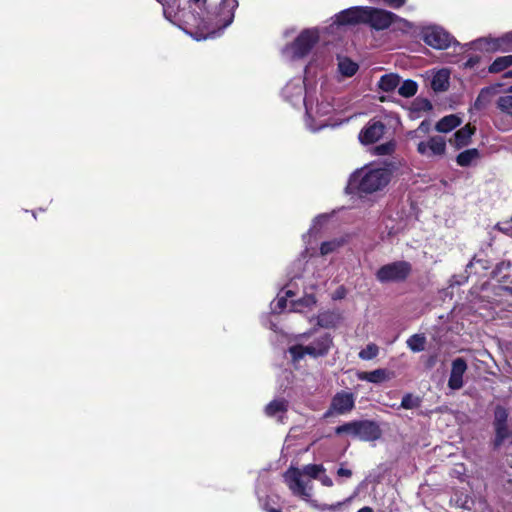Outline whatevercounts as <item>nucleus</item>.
I'll return each mask as SVG.
<instances>
[{
	"instance_id": "bf43d9fd",
	"label": "nucleus",
	"mask_w": 512,
	"mask_h": 512,
	"mask_svg": "<svg viewBox=\"0 0 512 512\" xmlns=\"http://www.w3.org/2000/svg\"><path fill=\"white\" fill-rule=\"evenodd\" d=\"M505 77H512V71H509L505 74Z\"/></svg>"
},
{
	"instance_id": "1a4fd4ad",
	"label": "nucleus",
	"mask_w": 512,
	"mask_h": 512,
	"mask_svg": "<svg viewBox=\"0 0 512 512\" xmlns=\"http://www.w3.org/2000/svg\"><path fill=\"white\" fill-rule=\"evenodd\" d=\"M425 43L435 49H446L453 42V37L442 27L430 25L422 30Z\"/></svg>"
},
{
	"instance_id": "a18cd8bd",
	"label": "nucleus",
	"mask_w": 512,
	"mask_h": 512,
	"mask_svg": "<svg viewBox=\"0 0 512 512\" xmlns=\"http://www.w3.org/2000/svg\"><path fill=\"white\" fill-rule=\"evenodd\" d=\"M340 506H341V503L338 502V503L332 504V505H328V504H324V505H321V506L317 505L315 508H319L322 511H325V510L335 511Z\"/></svg>"
},
{
	"instance_id": "4be33fe9",
	"label": "nucleus",
	"mask_w": 512,
	"mask_h": 512,
	"mask_svg": "<svg viewBox=\"0 0 512 512\" xmlns=\"http://www.w3.org/2000/svg\"><path fill=\"white\" fill-rule=\"evenodd\" d=\"M338 72L344 77H352L358 71V64L345 56H338Z\"/></svg>"
},
{
	"instance_id": "ddd939ff",
	"label": "nucleus",
	"mask_w": 512,
	"mask_h": 512,
	"mask_svg": "<svg viewBox=\"0 0 512 512\" xmlns=\"http://www.w3.org/2000/svg\"><path fill=\"white\" fill-rule=\"evenodd\" d=\"M467 370V363L463 358H456L452 361L448 387L452 390H459L463 387V377Z\"/></svg>"
},
{
	"instance_id": "c85d7f7f",
	"label": "nucleus",
	"mask_w": 512,
	"mask_h": 512,
	"mask_svg": "<svg viewBox=\"0 0 512 512\" xmlns=\"http://www.w3.org/2000/svg\"><path fill=\"white\" fill-rule=\"evenodd\" d=\"M398 93L406 98L412 97L417 93L418 85L413 80H405L398 86Z\"/></svg>"
},
{
	"instance_id": "c03bdc74",
	"label": "nucleus",
	"mask_w": 512,
	"mask_h": 512,
	"mask_svg": "<svg viewBox=\"0 0 512 512\" xmlns=\"http://www.w3.org/2000/svg\"><path fill=\"white\" fill-rule=\"evenodd\" d=\"M303 263H304L303 259H298V260L294 263L293 267H294L295 269H297V272H293V278H298V277H301V276H302V272H300V269H301V267H302Z\"/></svg>"
},
{
	"instance_id": "603ef678",
	"label": "nucleus",
	"mask_w": 512,
	"mask_h": 512,
	"mask_svg": "<svg viewBox=\"0 0 512 512\" xmlns=\"http://www.w3.org/2000/svg\"><path fill=\"white\" fill-rule=\"evenodd\" d=\"M343 297V289H339L336 291L334 298H341Z\"/></svg>"
},
{
	"instance_id": "f704fd0d",
	"label": "nucleus",
	"mask_w": 512,
	"mask_h": 512,
	"mask_svg": "<svg viewBox=\"0 0 512 512\" xmlns=\"http://www.w3.org/2000/svg\"><path fill=\"white\" fill-rule=\"evenodd\" d=\"M379 348L377 345L370 343L359 352V357L362 360H371L378 355Z\"/></svg>"
},
{
	"instance_id": "a878e982",
	"label": "nucleus",
	"mask_w": 512,
	"mask_h": 512,
	"mask_svg": "<svg viewBox=\"0 0 512 512\" xmlns=\"http://www.w3.org/2000/svg\"><path fill=\"white\" fill-rule=\"evenodd\" d=\"M345 244V239L343 237L335 238L329 241H324L320 245V255L326 256L331 253L338 251Z\"/></svg>"
},
{
	"instance_id": "37998d69",
	"label": "nucleus",
	"mask_w": 512,
	"mask_h": 512,
	"mask_svg": "<svg viewBox=\"0 0 512 512\" xmlns=\"http://www.w3.org/2000/svg\"><path fill=\"white\" fill-rule=\"evenodd\" d=\"M428 130H429V124L426 123L425 121H423L416 130L410 131L408 133V136L415 137L418 132L426 133V132H428Z\"/></svg>"
},
{
	"instance_id": "ea45409f",
	"label": "nucleus",
	"mask_w": 512,
	"mask_h": 512,
	"mask_svg": "<svg viewBox=\"0 0 512 512\" xmlns=\"http://www.w3.org/2000/svg\"><path fill=\"white\" fill-rule=\"evenodd\" d=\"M507 411L502 407H497L495 410V427L505 426L507 421Z\"/></svg>"
},
{
	"instance_id": "9d476101",
	"label": "nucleus",
	"mask_w": 512,
	"mask_h": 512,
	"mask_svg": "<svg viewBox=\"0 0 512 512\" xmlns=\"http://www.w3.org/2000/svg\"><path fill=\"white\" fill-rule=\"evenodd\" d=\"M366 17L364 23L369 24L376 30H383L388 28L398 17L386 10L366 7Z\"/></svg>"
},
{
	"instance_id": "473e14b6",
	"label": "nucleus",
	"mask_w": 512,
	"mask_h": 512,
	"mask_svg": "<svg viewBox=\"0 0 512 512\" xmlns=\"http://www.w3.org/2000/svg\"><path fill=\"white\" fill-rule=\"evenodd\" d=\"M337 323V317L330 312H324L318 315L317 324L320 327L331 328Z\"/></svg>"
},
{
	"instance_id": "dca6fc26",
	"label": "nucleus",
	"mask_w": 512,
	"mask_h": 512,
	"mask_svg": "<svg viewBox=\"0 0 512 512\" xmlns=\"http://www.w3.org/2000/svg\"><path fill=\"white\" fill-rule=\"evenodd\" d=\"M356 430V437L364 441L376 440L381 434L378 425L368 420L356 421Z\"/></svg>"
},
{
	"instance_id": "6e6552de",
	"label": "nucleus",
	"mask_w": 512,
	"mask_h": 512,
	"mask_svg": "<svg viewBox=\"0 0 512 512\" xmlns=\"http://www.w3.org/2000/svg\"><path fill=\"white\" fill-rule=\"evenodd\" d=\"M282 94L284 99L292 105H298L301 103L305 105V100L308 99V95L312 93L306 89L304 79L299 76L291 79L285 85Z\"/></svg>"
},
{
	"instance_id": "7c9ffc66",
	"label": "nucleus",
	"mask_w": 512,
	"mask_h": 512,
	"mask_svg": "<svg viewBox=\"0 0 512 512\" xmlns=\"http://www.w3.org/2000/svg\"><path fill=\"white\" fill-rule=\"evenodd\" d=\"M496 104H497V108L501 112L512 117V94L511 93L500 96L497 99Z\"/></svg>"
},
{
	"instance_id": "a19ab883",
	"label": "nucleus",
	"mask_w": 512,
	"mask_h": 512,
	"mask_svg": "<svg viewBox=\"0 0 512 512\" xmlns=\"http://www.w3.org/2000/svg\"><path fill=\"white\" fill-rule=\"evenodd\" d=\"M395 149V142L389 141L375 147V153L378 155H389Z\"/></svg>"
},
{
	"instance_id": "7ed1b4c3",
	"label": "nucleus",
	"mask_w": 512,
	"mask_h": 512,
	"mask_svg": "<svg viewBox=\"0 0 512 512\" xmlns=\"http://www.w3.org/2000/svg\"><path fill=\"white\" fill-rule=\"evenodd\" d=\"M391 180V171L378 164H369L356 171L350 178L349 187L360 194L382 191Z\"/></svg>"
},
{
	"instance_id": "72a5a7b5",
	"label": "nucleus",
	"mask_w": 512,
	"mask_h": 512,
	"mask_svg": "<svg viewBox=\"0 0 512 512\" xmlns=\"http://www.w3.org/2000/svg\"><path fill=\"white\" fill-rule=\"evenodd\" d=\"M300 470L303 472V476L311 479H317L319 475L324 472V467L322 465L309 464Z\"/></svg>"
},
{
	"instance_id": "9b49d317",
	"label": "nucleus",
	"mask_w": 512,
	"mask_h": 512,
	"mask_svg": "<svg viewBox=\"0 0 512 512\" xmlns=\"http://www.w3.org/2000/svg\"><path fill=\"white\" fill-rule=\"evenodd\" d=\"M417 152L427 158L442 157L446 152V141L441 136L430 137L418 143Z\"/></svg>"
},
{
	"instance_id": "20e7f679",
	"label": "nucleus",
	"mask_w": 512,
	"mask_h": 512,
	"mask_svg": "<svg viewBox=\"0 0 512 512\" xmlns=\"http://www.w3.org/2000/svg\"><path fill=\"white\" fill-rule=\"evenodd\" d=\"M306 124L312 131H317L327 126V121L321 119L328 116L332 111H344L342 100L338 99L336 103L332 102V98L323 92L319 95L309 94L305 100Z\"/></svg>"
},
{
	"instance_id": "f3484780",
	"label": "nucleus",
	"mask_w": 512,
	"mask_h": 512,
	"mask_svg": "<svg viewBox=\"0 0 512 512\" xmlns=\"http://www.w3.org/2000/svg\"><path fill=\"white\" fill-rule=\"evenodd\" d=\"M488 51L512 50V31L498 38H484L481 40Z\"/></svg>"
},
{
	"instance_id": "864d4df0",
	"label": "nucleus",
	"mask_w": 512,
	"mask_h": 512,
	"mask_svg": "<svg viewBox=\"0 0 512 512\" xmlns=\"http://www.w3.org/2000/svg\"><path fill=\"white\" fill-rule=\"evenodd\" d=\"M164 16H165L166 19L171 21V14L168 11V9H166V8H164Z\"/></svg>"
},
{
	"instance_id": "5fc2aeb1",
	"label": "nucleus",
	"mask_w": 512,
	"mask_h": 512,
	"mask_svg": "<svg viewBox=\"0 0 512 512\" xmlns=\"http://www.w3.org/2000/svg\"><path fill=\"white\" fill-rule=\"evenodd\" d=\"M357 512H373V510H372V508L366 506V507L361 508Z\"/></svg>"
},
{
	"instance_id": "6ab92c4d",
	"label": "nucleus",
	"mask_w": 512,
	"mask_h": 512,
	"mask_svg": "<svg viewBox=\"0 0 512 512\" xmlns=\"http://www.w3.org/2000/svg\"><path fill=\"white\" fill-rule=\"evenodd\" d=\"M357 377L359 380L377 384L389 380L391 373L386 369H376L370 372H359Z\"/></svg>"
},
{
	"instance_id": "412c9836",
	"label": "nucleus",
	"mask_w": 512,
	"mask_h": 512,
	"mask_svg": "<svg viewBox=\"0 0 512 512\" xmlns=\"http://www.w3.org/2000/svg\"><path fill=\"white\" fill-rule=\"evenodd\" d=\"M462 123V120L457 115H448L440 119L435 126L436 131L440 133H448L454 128L458 127Z\"/></svg>"
},
{
	"instance_id": "a211bd4d",
	"label": "nucleus",
	"mask_w": 512,
	"mask_h": 512,
	"mask_svg": "<svg viewBox=\"0 0 512 512\" xmlns=\"http://www.w3.org/2000/svg\"><path fill=\"white\" fill-rule=\"evenodd\" d=\"M475 133V127L470 124L465 125L459 129L453 137L449 140L450 144L455 148L460 149L470 143L472 135Z\"/></svg>"
},
{
	"instance_id": "4c0bfd02",
	"label": "nucleus",
	"mask_w": 512,
	"mask_h": 512,
	"mask_svg": "<svg viewBox=\"0 0 512 512\" xmlns=\"http://www.w3.org/2000/svg\"><path fill=\"white\" fill-rule=\"evenodd\" d=\"M420 399L412 394H406L401 401V407L404 409H414L419 407Z\"/></svg>"
},
{
	"instance_id": "e433bc0d",
	"label": "nucleus",
	"mask_w": 512,
	"mask_h": 512,
	"mask_svg": "<svg viewBox=\"0 0 512 512\" xmlns=\"http://www.w3.org/2000/svg\"><path fill=\"white\" fill-rule=\"evenodd\" d=\"M335 432L338 435H340V434H347V435L356 437V432H357V430H356V421H351V422L345 423V424H343L341 426H338L335 429Z\"/></svg>"
},
{
	"instance_id": "c9c22d12",
	"label": "nucleus",
	"mask_w": 512,
	"mask_h": 512,
	"mask_svg": "<svg viewBox=\"0 0 512 512\" xmlns=\"http://www.w3.org/2000/svg\"><path fill=\"white\" fill-rule=\"evenodd\" d=\"M490 94H491V89H489V88L482 89L481 92L479 93L477 99L475 100L474 108L477 110L483 109L486 106V104L489 102Z\"/></svg>"
},
{
	"instance_id": "de8ad7c7",
	"label": "nucleus",
	"mask_w": 512,
	"mask_h": 512,
	"mask_svg": "<svg viewBox=\"0 0 512 512\" xmlns=\"http://www.w3.org/2000/svg\"><path fill=\"white\" fill-rule=\"evenodd\" d=\"M387 5L393 8H399L405 3V0H383Z\"/></svg>"
},
{
	"instance_id": "aec40b11",
	"label": "nucleus",
	"mask_w": 512,
	"mask_h": 512,
	"mask_svg": "<svg viewBox=\"0 0 512 512\" xmlns=\"http://www.w3.org/2000/svg\"><path fill=\"white\" fill-rule=\"evenodd\" d=\"M450 73L447 69H441L432 76L431 87L434 91H446L449 87Z\"/></svg>"
},
{
	"instance_id": "4d7b16f0",
	"label": "nucleus",
	"mask_w": 512,
	"mask_h": 512,
	"mask_svg": "<svg viewBox=\"0 0 512 512\" xmlns=\"http://www.w3.org/2000/svg\"><path fill=\"white\" fill-rule=\"evenodd\" d=\"M267 511H268V512H280L279 510L274 509V508L267 509Z\"/></svg>"
},
{
	"instance_id": "49530a36",
	"label": "nucleus",
	"mask_w": 512,
	"mask_h": 512,
	"mask_svg": "<svg viewBox=\"0 0 512 512\" xmlns=\"http://www.w3.org/2000/svg\"><path fill=\"white\" fill-rule=\"evenodd\" d=\"M318 479L320 480V482L324 485V486H327V487H331L333 485V481L332 479L327 476V475H319Z\"/></svg>"
},
{
	"instance_id": "052dcab7",
	"label": "nucleus",
	"mask_w": 512,
	"mask_h": 512,
	"mask_svg": "<svg viewBox=\"0 0 512 512\" xmlns=\"http://www.w3.org/2000/svg\"><path fill=\"white\" fill-rule=\"evenodd\" d=\"M507 92L512 94V85L507 88Z\"/></svg>"
},
{
	"instance_id": "4468645a",
	"label": "nucleus",
	"mask_w": 512,
	"mask_h": 512,
	"mask_svg": "<svg viewBox=\"0 0 512 512\" xmlns=\"http://www.w3.org/2000/svg\"><path fill=\"white\" fill-rule=\"evenodd\" d=\"M367 6L352 7L342 11L336 16V22L340 25L364 23Z\"/></svg>"
},
{
	"instance_id": "39448f33",
	"label": "nucleus",
	"mask_w": 512,
	"mask_h": 512,
	"mask_svg": "<svg viewBox=\"0 0 512 512\" xmlns=\"http://www.w3.org/2000/svg\"><path fill=\"white\" fill-rule=\"evenodd\" d=\"M284 480L291 492L316 507L317 503L312 499L313 485L311 480H305L303 472L299 468L291 467L284 474Z\"/></svg>"
},
{
	"instance_id": "2eb2a0df",
	"label": "nucleus",
	"mask_w": 512,
	"mask_h": 512,
	"mask_svg": "<svg viewBox=\"0 0 512 512\" xmlns=\"http://www.w3.org/2000/svg\"><path fill=\"white\" fill-rule=\"evenodd\" d=\"M385 126L379 121H370L360 132L359 140L363 144L378 141L384 134Z\"/></svg>"
},
{
	"instance_id": "79ce46f5",
	"label": "nucleus",
	"mask_w": 512,
	"mask_h": 512,
	"mask_svg": "<svg viewBox=\"0 0 512 512\" xmlns=\"http://www.w3.org/2000/svg\"><path fill=\"white\" fill-rule=\"evenodd\" d=\"M286 301L284 297H279L276 301L272 302V311L275 313L281 312L286 307Z\"/></svg>"
},
{
	"instance_id": "bb28decb",
	"label": "nucleus",
	"mask_w": 512,
	"mask_h": 512,
	"mask_svg": "<svg viewBox=\"0 0 512 512\" xmlns=\"http://www.w3.org/2000/svg\"><path fill=\"white\" fill-rule=\"evenodd\" d=\"M512 66V55H506L496 58L489 67V72L499 73Z\"/></svg>"
},
{
	"instance_id": "423d86ee",
	"label": "nucleus",
	"mask_w": 512,
	"mask_h": 512,
	"mask_svg": "<svg viewBox=\"0 0 512 512\" xmlns=\"http://www.w3.org/2000/svg\"><path fill=\"white\" fill-rule=\"evenodd\" d=\"M319 40V32L316 28L306 29L300 33L295 41L284 50L286 57L298 59L306 56Z\"/></svg>"
},
{
	"instance_id": "3c124183",
	"label": "nucleus",
	"mask_w": 512,
	"mask_h": 512,
	"mask_svg": "<svg viewBox=\"0 0 512 512\" xmlns=\"http://www.w3.org/2000/svg\"><path fill=\"white\" fill-rule=\"evenodd\" d=\"M337 473L339 476H342V477H350L352 474V472L349 469H345L342 467L338 469Z\"/></svg>"
},
{
	"instance_id": "0eeeda50",
	"label": "nucleus",
	"mask_w": 512,
	"mask_h": 512,
	"mask_svg": "<svg viewBox=\"0 0 512 512\" xmlns=\"http://www.w3.org/2000/svg\"><path fill=\"white\" fill-rule=\"evenodd\" d=\"M411 265L405 261L393 262L382 266L376 273V278L382 283L397 282L407 278Z\"/></svg>"
},
{
	"instance_id": "13d9d810",
	"label": "nucleus",
	"mask_w": 512,
	"mask_h": 512,
	"mask_svg": "<svg viewBox=\"0 0 512 512\" xmlns=\"http://www.w3.org/2000/svg\"><path fill=\"white\" fill-rule=\"evenodd\" d=\"M399 20H400L401 22H403L405 26H410V24H409L407 21L402 20V19H399Z\"/></svg>"
},
{
	"instance_id": "cd10ccee",
	"label": "nucleus",
	"mask_w": 512,
	"mask_h": 512,
	"mask_svg": "<svg viewBox=\"0 0 512 512\" xmlns=\"http://www.w3.org/2000/svg\"><path fill=\"white\" fill-rule=\"evenodd\" d=\"M479 156V153H478V150L477 149H468V150H465L463 152H461L458 156H457V164L462 166V167H466V166H469L474 160H476Z\"/></svg>"
},
{
	"instance_id": "8fccbe9b",
	"label": "nucleus",
	"mask_w": 512,
	"mask_h": 512,
	"mask_svg": "<svg viewBox=\"0 0 512 512\" xmlns=\"http://www.w3.org/2000/svg\"><path fill=\"white\" fill-rule=\"evenodd\" d=\"M415 105L418 106V109H430L431 108V105L430 103L427 101V100H421V101H417L415 103Z\"/></svg>"
},
{
	"instance_id": "58836bf2",
	"label": "nucleus",
	"mask_w": 512,
	"mask_h": 512,
	"mask_svg": "<svg viewBox=\"0 0 512 512\" xmlns=\"http://www.w3.org/2000/svg\"><path fill=\"white\" fill-rule=\"evenodd\" d=\"M327 220H328V216L325 214L315 217L313 220L312 226L308 232L309 237L316 235L320 230L319 227L322 226L324 223H326Z\"/></svg>"
},
{
	"instance_id": "f8f14e48",
	"label": "nucleus",
	"mask_w": 512,
	"mask_h": 512,
	"mask_svg": "<svg viewBox=\"0 0 512 512\" xmlns=\"http://www.w3.org/2000/svg\"><path fill=\"white\" fill-rule=\"evenodd\" d=\"M355 404V397L352 393L339 392L337 393L331 402L330 409L326 413V416L332 414H345L351 411Z\"/></svg>"
},
{
	"instance_id": "c756f323",
	"label": "nucleus",
	"mask_w": 512,
	"mask_h": 512,
	"mask_svg": "<svg viewBox=\"0 0 512 512\" xmlns=\"http://www.w3.org/2000/svg\"><path fill=\"white\" fill-rule=\"evenodd\" d=\"M426 338L420 334H414L407 340V346L413 352L423 351L425 348Z\"/></svg>"
},
{
	"instance_id": "393cba45",
	"label": "nucleus",
	"mask_w": 512,
	"mask_h": 512,
	"mask_svg": "<svg viewBox=\"0 0 512 512\" xmlns=\"http://www.w3.org/2000/svg\"><path fill=\"white\" fill-rule=\"evenodd\" d=\"M496 436H495V446L502 447L512 444V432H510L507 426H499L495 427Z\"/></svg>"
},
{
	"instance_id": "f257e3e1",
	"label": "nucleus",
	"mask_w": 512,
	"mask_h": 512,
	"mask_svg": "<svg viewBox=\"0 0 512 512\" xmlns=\"http://www.w3.org/2000/svg\"><path fill=\"white\" fill-rule=\"evenodd\" d=\"M238 0H192V11L183 12V23L195 29L194 38L202 40L216 36L234 19Z\"/></svg>"
},
{
	"instance_id": "6e6d98bb",
	"label": "nucleus",
	"mask_w": 512,
	"mask_h": 512,
	"mask_svg": "<svg viewBox=\"0 0 512 512\" xmlns=\"http://www.w3.org/2000/svg\"><path fill=\"white\" fill-rule=\"evenodd\" d=\"M285 294H286V296H287V297H292V296H294V293H293V292H292V290H290V289H287V290H286V292H285Z\"/></svg>"
},
{
	"instance_id": "09e8293b",
	"label": "nucleus",
	"mask_w": 512,
	"mask_h": 512,
	"mask_svg": "<svg viewBox=\"0 0 512 512\" xmlns=\"http://www.w3.org/2000/svg\"><path fill=\"white\" fill-rule=\"evenodd\" d=\"M387 117L390 118V124L394 128L400 124V119L398 115L390 113L389 115H387Z\"/></svg>"
},
{
	"instance_id": "b1692460",
	"label": "nucleus",
	"mask_w": 512,
	"mask_h": 512,
	"mask_svg": "<svg viewBox=\"0 0 512 512\" xmlns=\"http://www.w3.org/2000/svg\"><path fill=\"white\" fill-rule=\"evenodd\" d=\"M400 85V77L395 73L385 74L380 77L378 87L384 92H392Z\"/></svg>"
},
{
	"instance_id": "f03ea898",
	"label": "nucleus",
	"mask_w": 512,
	"mask_h": 512,
	"mask_svg": "<svg viewBox=\"0 0 512 512\" xmlns=\"http://www.w3.org/2000/svg\"><path fill=\"white\" fill-rule=\"evenodd\" d=\"M332 344L333 340L330 334L311 330L298 334L291 339L289 341L288 353L294 363L304 359L306 356L316 359L326 356Z\"/></svg>"
},
{
	"instance_id": "5701e85b",
	"label": "nucleus",
	"mask_w": 512,
	"mask_h": 512,
	"mask_svg": "<svg viewBox=\"0 0 512 512\" xmlns=\"http://www.w3.org/2000/svg\"><path fill=\"white\" fill-rule=\"evenodd\" d=\"M286 410L287 403L285 400H273L265 408V412L268 416L276 417L280 422L283 420Z\"/></svg>"
},
{
	"instance_id": "2f4dec72",
	"label": "nucleus",
	"mask_w": 512,
	"mask_h": 512,
	"mask_svg": "<svg viewBox=\"0 0 512 512\" xmlns=\"http://www.w3.org/2000/svg\"><path fill=\"white\" fill-rule=\"evenodd\" d=\"M316 300L313 295H306L302 299L292 303V310L303 313L304 308H310L315 305Z\"/></svg>"
}]
</instances>
